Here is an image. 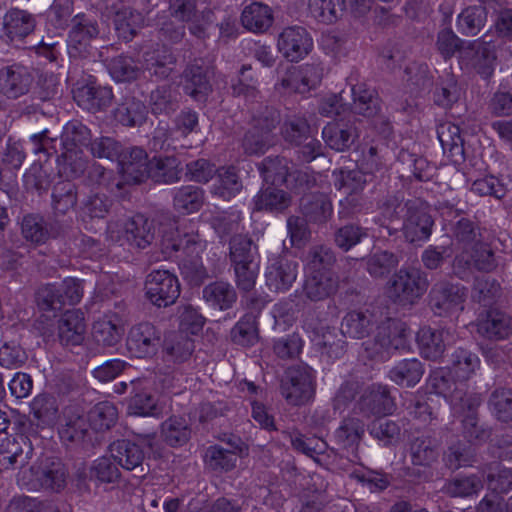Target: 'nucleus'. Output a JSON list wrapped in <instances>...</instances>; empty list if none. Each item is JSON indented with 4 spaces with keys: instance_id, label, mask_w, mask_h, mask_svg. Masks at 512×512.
<instances>
[{
    "instance_id": "50",
    "label": "nucleus",
    "mask_w": 512,
    "mask_h": 512,
    "mask_svg": "<svg viewBox=\"0 0 512 512\" xmlns=\"http://www.w3.org/2000/svg\"><path fill=\"white\" fill-rule=\"evenodd\" d=\"M173 204L174 208L183 214L198 211L203 204V191L196 186H183L176 191Z\"/></svg>"
},
{
    "instance_id": "62",
    "label": "nucleus",
    "mask_w": 512,
    "mask_h": 512,
    "mask_svg": "<svg viewBox=\"0 0 512 512\" xmlns=\"http://www.w3.org/2000/svg\"><path fill=\"white\" fill-rule=\"evenodd\" d=\"M490 410L501 421L512 419V391L510 389L495 390L489 401Z\"/></svg>"
},
{
    "instance_id": "49",
    "label": "nucleus",
    "mask_w": 512,
    "mask_h": 512,
    "mask_svg": "<svg viewBox=\"0 0 512 512\" xmlns=\"http://www.w3.org/2000/svg\"><path fill=\"white\" fill-rule=\"evenodd\" d=\"M230 338L234 344L249 347L258 340L256 318L253 314H245L231 329Z\"/></svg>"
},
{
    "instance_id": "15",
    "label": "nucleus",
    "mask_w": 512,
    "mask_h": 512,
    "mask_svg": "<svg viewBox=\"0 0 512 512\" xmlns=\"http://www.w3.org/2000/svg\"><path fill=\"white\" fill-rule=\"evenodd\" d=\"M36 27V18L26 10L11 8L3 17V31L10 42H21Z\"/></svg>"
},
{
    "instance_id": "21",
    "label": "nucleus",
    "mask_w": 512,
    "mask_h": 512,
    "mask_svg": "<svg viewBox=\"0 0 512 512\" xmlns=\"http://www.w3.org/2000/svg\"><path fill=\"white\" fill-rule=\"evenodd\" d=\"M125 238L133 248L142 250L151 245L155 238L153 221L143 214H136L125 223Z\"/></svg>"
},
{
    "instance_id": "58",
    "label": "nucleus",
    "mask_w": 512,
    "mask_h": 512,
    "mask_svg": "<svg viewBox=\"0 0 512 512\" xmlns=\"http://www.w3.org/2000/svg\"><path fill=\"white\" fill-rule=\"evenodd\" d=\"M112 204L113 201L107 195L93 193L82 202V214L90 219H103L110 212Z\"/></svg>"
},
{
    "instance_id": "46",
    "label": "nucleus",
    "mask_w": 512,
    "mask_h": 512,
    "mask_svg": "<svg viewBox=\"0 0 512 512\" xmlns=\"http://www.w3.org/2000/svg\"><path fill=\"white\" fill-rule=\"evenodd\" d=\"M108 71L111 77L117 82H132L137 80L142 69L134 58L126 55H119L112 58L108 64Z\"/></svg>"
},
{
    "instance_id": "29",
    "label": "nucleus",
    "mask_w": 512,
    "mask_h": 512,
    "mask_svg": "<svg viewBox=\"0 0 512 512\" xmlns=\"http://www.w3.org/2000/svg\"><path fill=\"white\" fill-rule=\"evenodd\" d=\"M353 110L356 114L373 119L380 114V100L375 90L360 83L352 87Z\"/></svg>"
},
{
    "instance_id": "3",
    "label": "nucleus",
    "mask_w": 512,
    "mask_h": 512,
    "mask_svg": "<svg viewBox=\"0 0 512 512\" xmlns=\"http://www.w3.org/2000/svg\"><path fill=\"white\" fill-rule=\"evenodd\" d=\"M280 393L289 405L306 404L315 394L312 375L306 366L289 367L281 378Z\"/></svg>"
},
{
    "instance_id": "8",
    "label": "nucleus",
    "mask_w": 512,
    "mask_h": 512,
    "mask_svg": "<svg viewBox=\"0 0 512 512\" xmlns=\"http://www.w3.org/2000/svg\"><path fill=\"white\" fill-rule=\"evenodd\" d=\"M286 187L303 193L300 200V208L304 216L315 219L317 212L320 210V203L317 192H312L313 188H317V180L314 174L308 171L296 170L290 175Z\"/></svg>"
},
{
    "instance_id": "57",
    "label": "nucleus",
    "mask_w": 512,
    "mask_h": 512,
    "mask_svg": "<svg viewBox=\"0 0 512 512\" xmlns=\"http://www.w3.org/2000/svg\"><path fill=\"white\" fill-rule=\"evenodd\" d=\"M113 458L100 457L90 468V477L100 483H115L120 479L121 473Z\"/></svg>"
},
{
    "instance_id": "23",
    "label": "nucleus",
    "mask_w": 512,
    "mask_h": 512,
    "mask_svg": "<svg viewBox=\"0 0 512 512\" xmlns=\"http://www.w3.org/2000/svg\"><path fill=\"white\" fill-rule=\"evenodd\" d=\"M360 408L367 414L388 415L395 410V404L386 386L374 384L362 395Z\"/></svg>"
},
{
    "instance_id": "40",
    "label": "nucleus",
    "mask_w": 512,
    "mask_h": 512,
    "mask_svg": "<svg viewBox=\"0 0 512 512\" xmlns=\"http://www.w3.org/2000/svg\"><path fill=\"white\" fill-rule=\"evenodd\" d=\"M258 252L253 240L245 235H234L229 242L231 265L254 264Z\"/></svg>"
},
{
    "instance_id": "47",
    "label": "nucleus",
    "mask_w": 512,
    "mask_h": 512,
    "mask_svg": "<svg viewBox=\"0 0 512 512\" xmlns=\"http://www.w3.org/2000/svg\"><path fill=\"white\" fill-rule=\"evenodd\" d=\"M162 247L167 254L183 251L187 256H193L202 250L203 244L197 233H185L183 235L178 233L175 237L165 236L162 240Z\"/></svg>"
},
{
    "instance_id": "41",
    "label": "nucleus",
    "mask_w": 512,
    "mask_h": 512,
    "mask_svg": "<svg viewBox=\"0 0 512 512\" xmlns=\"http://www.w3.org/2000/svg\"><path fill=\"white\" fill-rule=\"evenodd\" d=\"M241 21L246 29L263 32L272 25L273 16L268 6L256 2L245 7Z\"/></svg>"
},
{
    "instance_id": "44",
    "label": "nucleus",
    "mask_w": 512,
    "mask_h": 512,
    "mask_svg": "<svg viewBox=\"0 0 512 512\" xmlns=\"http://www.w3.org/2000/svg\"><path fill=\"white\" fill-rule=\"evenodd\" d=\"M31 411L34 417L43 425H54L59 417L57 399L50 394L42 393L31 402Z\"/></svg>"
},
{
    "instance_id": "28",
    "label": "nucleus",
    "mask_w": 512,
    "mask_h": 512,
    "mask_svg": "<svg viewBox=\"0 0 512 512\" xmlns=\"http://www.w3.org/2000/svg\"><path fill=\"white\" fill-rule=\"evenodd\" d=\"M67 472L59 460L47 459L36 472V480L46 490L59 492L66 485Z\"/></svg>"
},
{
    "instance_id": "6",
    "label": "nucleus",
    "mask_w": 512,
    "mask_h": 512,
    "mask_svg": "<svg viewBox=\"0 0 512 512\" xmlns=\"http://www.w3.org/2000/svg\"><path fill=\"white\" fill-rule=\"evenodd\" d=\"M161 331L151 322L133 325L127 335L126 345L137 358H149L157 354L161 346Z\"/></svg>"
},
{
    "instance_id": "48",
    "label": "nucleus",
    "mask_w": 512,
    "mask_h": 512,
    "mask_svg": "<svg viewBox=\"0 0 512 512\" xmlns=\"http://www.w3.org/2000/svg\"><path fill=\"white\" fill-rule=\"evenodd\" d=\"M195 345L191 337L183 332H172L164 342V350L175 362H184L188 360Z\"/></svg>"
},
{
    "instance_id": "10",
    "label": "nucleus",
    "mask_w": 512,
    "mask_h": 512,
    "mask_svg": "<svg viewBox=\"0 0 512 512\" xmlns=\"http://www.w3.org/2000/svg\"><path fill=\"white\" fill-rule=\"evenodd\" d=\"M277 45L286 59L297 62L310 53L313 42L305 28L294 26L283 30Z\"/></svg>"
},
{
    "instance_id": "64",
    "label": "nucleus",
    "mask_w": 512,
    "mask_h": 512,
    "mask_svg": "<svg viewBox=\"0 0 512 512\" xmlns=\"http://www.w3.org/2000/svg\"><path fill=\"white\" fill-rule=\"evenodd\" d=\"M90 151L94 157L108 160H119L123 150L122 145L114 138L102 136L90 143Z\"/></svg>"
},
{
    "instance_id": "55",
    "label": "nucleus",
    "mask_w": 512,
    "mask_h": 512,
    "mask_svg": "<svg viewBox=\"0 0 512 512\" xmlns=\"http://www.w3.org/2000/svg\"><path fill=\"white\" fill-rule=\"evenodd\" d=\"M310 261L307 264V278L304 284V292L312 301L320 300V252L314 248L310 252Z\"/></svg>"
},
{
    "instance_id": "39",
    "label": "nucleus",
    "mask_w": 512,
    "mask_h": 512,
    "mask_svg": "<svg viewBox=\"0 0 512 512\" xmlns=\"http://www.w3.org/2000/svg\"><path fill=\"white\" fill-rule=\"evenodd\" d=\"M203 298L213 307L227 310L236 302L237 294L229 283L216 281L204 287Z\"/></svg>"
},
{
    "instance_id": "22",
    "label": "nucleus",
    "mask_w": 512,
    "mask_h": 512,
    "mask_svg": "<svg viewBox=\"0 0 512 512\" xmlns=\"http://www.w3.org/2000/svg\"><path fill=\"white\" fill-rule=\"evenodd\" d=\"M85 331V319L80 310H68L58 321V337L63 345L81 344Z\"/></svg>"
},
{
    "instance_id": "30",
    "label": "nucleus",
    "mask_w": 512,
    "mask_h": 512,
    "mask_svg": "<svg viewBox=\"0 0 512 512\" xmlns=\"http://www.w3.org/2000/svg\"><path fill=\"white\" fill-rule=\"evenodd\" d=\"M181 172L180 161L176 157H153L148 178L156 183L171 184L180 180Z\"/></svg>"
},
{
    "instance_id": "27",
    "label": "nucleus",
    "mask_w": 512,
    "mask_h": 512,
    "mask_svg": "<svg viewBox=\"0 0 512 512\" xmlns=\"http://www.w3.org/2000/svg\"><path fill=\"white\" fill-rule=\"evenodd\" d=\"M357 137L356 129L342 121L331 122L322 131V138L330 148L336 151L349 148Z\"/></svg>"
},
{
    "instance_id": "38",
    "label": "nucleus",
    "mask_w": 512,
    "mask_h": 512,
    "mask_svg": "<svg viewBox=\"0 0 512 512\" xmlns=\"http://www.w3.org/2000/svg\"><path fill=\"white\" fill-rule=\"evenodd\" d=\"M433 221L424 209L410 210L404 223V235L410 242L425 240L431 233Z\"/></svg>"
},
{
    "instance_id": "20",
    "label": "nucleus",
    "mask_w": 512,
    "mask_h": 512,
    "mask_svg": "<svg viewBox=\"0 0 512 512\" xmlns=\"http://www.w3.org/2000/svg\"><path fill=\"white\" fill-rule=\"evenodd\" d=\"M417 341L423 357L431 360L438 359L444 352L445 346L454 341L449 330H433L423 327L417 334Z\"/></svg>"
},
{
    "instance_id": "59",
    "label": "nucleus",
    "mask_w": 512,
    "mask_h": 512,
    "mask_svg": "<svg viewBox=\"0 0 512 512\" xmlns=\"http://www.w3.org/2000/svg\"><path fill=\"white\" fill-rule=\"evenodd\" d=\"M149 102L153 114H169L177 108V101L169 85L158 86L153 90Z\"/></svg>"
},
{
    "instance_id": "13",
    "label": "nucleus",
    "mask_w": 512,
    "mask_h": 512,
    "mask_svg": "<svg viewBox=\"0 0 512 512\" xmlns=\"http://www.w3.org/2000/svg\"><path fill=\"white\" fill-rule=\"evenodd\" d=\"M296 277L297 263L288 260L284 256L272 259L265 273L266 285L271 291L277 293L287 291Z\"/></svg>"
},
{
    "instance_id": "2",
    "label": "nucleus",
    "mask_w": 512,
    "mask_h": 512,
    "mask_svg": "<svg viewBox=\"0 0 512 512\" xmlns=\"http://www.w3.org/2000/svg\"><path fill=\"white\" fill-rule=\"evenodd\" d=\"M99 33V25L95 18L83 13L74 16L67 39L70 58L87 59L93 56L96 48L93 47L92 42Z\"/></svg>"
},
{
    "instance_id": "12",
    "label": "nucleus",
    "mask_w": 512,
    "mask_h": 512,
    "mask_svg": "<svg viewBox=\"0 0 512 512\" xmlns=\"http://www.w3.org/2000/svg\"><path fill=\"white\" fill-rule=\"evenodd\" d=\"M465 290L459 285L441 283L431 291V306L438 315H448L463 309Z\"/></svg>"
},
{
    "instance_id": "51",
    "label": "nucleus",
    "mask_w": 512,
    "mask_h": 512,
    "mask_svg": "<svg viewBox=\"0 0 512 512\" xmlns=\"http://www.w3.org/2000/svg\"><path fill=\"white\" fill-rule=\"evenodd\" d=\"M77 203L76 185L69 181H59L53 187L52 205L56 212L65 214Z\"/></svg>"
},
{
    "instance_id": "31",
    "label": "nucleus",
    "mask_w": 512,
    "mask_h": 512,
    "mask_svg": "<svg viewBox=\"0 0 512 512\" xmlns=\"http://www.w3.org/2000/svg\"><path fill=\"white\" fill-rule=\"evenodd\" d=\"M290 162L285 157H266L258 165L259 172L263 180L270 185H287L291 171Z\"/></svg>"
},
{
    "instance_id": "56",
    "label": "nucleus",
    "mask_w": 512,
    "mask_h": 512,
    "mask_svg": "<svg viewBox=\"0 0 512 512\" xmlns=\"http://www.w3.org/2000/svg\"><path fill=\"white\" fill-rule=\"evenodd\" d=\"M274 143V135H268L259 129L251 126L245 133L242 147L248 155L263 154Z\"/></svg>"
},
{
    "instance_id": "43",
    "label": "nucleus",
    "mask_w": 512,
    "mask_h": 512,
    "mask_svg": "<svg viewBox=\"0 0 512 512\" xmlns=\"http://www.w3.org/2000/svg\"><path fill=\"white\" fill-rule=\"evenodd\" d=\"M487 20L486 9L481 5L465 8L457 17V29L464 35L474 36L484 27Z\"/></svg>"
},
{
    "instance_id": "9",
    "label": "nucleus",
    "mask_w": 512,
    "mask_h": 512,
    "mask_svg": "<svg viewBox=\"0 0 512 512\" xmlns=\"http://www.w3.org/2000/svg\"><path fill=\"white\" fill-rule=\"evenodd\" d=\"M133 394L128 404V412L138 416L159 417L162 407L151 391V382L146 378H138L130 381Z\"/></svg>"
},
{
    "instance_id": "54",
    "label": "nucleus",
    "mask_w": 512,
    "mask_h": 512,
    "mask_svg": "<svg viewBox=\"0 0 512 512\" xmlns=\"http://www.w3.org/2000/svg\"><path fill=\"white\" fill-rule=\"evenodd\" d=\"M21 232L27 241L35 244L45 243L50 236L47 224L39 214L25 215L21 222Z\"/></svg>"
},
{
    "instance_id": "7",
    "label": "nucleus",
    "mask_w": 512,
    "mask_h": 512,
    "mask_svg": "<svg viewBox=\"0 0 512 512\" xmlns=\"http://www.w3.org/2000/svg\"><path fill=\"white\" fill-rule=\"evenodd\" d=\"M34 78L27 67L12 64L0 69V95L16 100L29 93Z\"/></svg>"
},
{
    "instance_id": "19",
    "label": "nucleus",
    "mask_w": 512,
    "mask_h": 512,
    "mask_svg": "<svg viewBox=\"0 0 512 512\" xmlns=\"http://www.w3.org/2000/svg\"><path fill=\"white\" fill-rule=\"evenodd\" d=\"M109 451L114 461L123 469L144 471L142 464L145 454L142 448L130 440H117L110 444Z\"/></svg>"
},
{
    "instance_id": "53",
    "label": "nucleus",
    "mask_w": 512,
    "mask_h": 512,
    "mask_svg": "<svg viewBox=\"0 0 512 512\" xmlns=\"http://www.w3.org/2000/svg\"><path fill=\"white\" fill-rule=\"evenodd\" d=\"M61 142L64 149H80V146L90 145L91 132L80 121L72 120L64 126Z\"/></svg>"
},
{
    "instance_id": "36",
    "label": "nucleus",
    "mask_w": 512,
    "mask_h": 512,
    "mask_svg": "<svg viewBox=\"0 0 512 512\" xmlns=\"http://www.w3.org/2000/svg\"><path fill=\"white\" fill-rule=\"evenodd\" d=\"M291 198L285 191L270 185L261 189L254 198V209L257 211L282 212L290 206Z\"/></svg>"
},
{
    "instance_id": "18",
    "label": "nucleus",
    "mask_w": 512,
    "mask_h": 512,
    "mask_svg": "<svg viewBox=\"0 0 512 512\" xmlns=\"http://www.w3.org/2000/svg\"><path fill=\"white\" fill-rule=\"evenodd\" d=\"M208 69L202 60H195L189 64L183 73L185 80L184 91L196 101H203L211 92V84L208 78Z\"/></svg>"
},
{
    "instance_id": "45",
    "label": "nucleus",
    "mask_w": 512,
    "mask_h": 512,
    "mask_svg": "<svg viewBox=\"0 0 512 512\" xmlns=\"http://www.w3.org/2000/svg\"><path fill=\"white\" fill-rule=\"evenodd\" d=\"M92 430L103 432L111 429L117 422L118 411L116 406L108 401L96 404L88 413Z\"/></svg>"
},
{
    "instance_id": "5",
    "label": "nucleus",
    "mask_w": 512,
    "mask_h": 512,
    "mask_svg": "<svg viewBox=\"0 0 512 512\" xmlns=\"http://www.w3.org/2000/svg\"><path fill=\"white\" fill-rule=\"evenodd\" d=\"M147 298L158 307L175 303L180 295L178 278L168 270H154L145 282Z\"/></svg>"
},
{
    "instance_id": "16",
    "label": "nucleus",
    "mask_w": 512,
    "mask_h": 512,
    "mask_svg": "<svg viewBox=\"0 0 512 512\" xmlns=\"http://www.w3.org/2000/svg\"><path fill=\"white\" fill-rule=\"evenodd\" d=\"M113 99L110 87L97 85L90 82L74 90V100L83 109L90 112H98L110 106Z\"/></svg>"
},
{
    "instance_id": "32",
    "label": "nucleus",
    "mask_w": 512,
    "mask_h": 512,
    "mask_svg": "<svg viewBox=\"0 0 512 512\" xmlns=\"http://www.w3.org/2000/svg\"><path fill=\"white\" fill-rule=\"evenodd\" d=\"M113 22L118 37L124 41H131L142 27L144 18L133 8L122 7L115 12Z\"/></svg>"
},
{
    "instance_id": "63",
    "label": "nucleus",
    "mask_w": 512,
    "mask_h": 512,
    "mask_svg": "<svg viewBox=\"0 0 512 512\" xmlns=\"http://www.w3.org/2000/svg\"><path fill=\"white\" fill-rule=\"evenodd\" d=\"M1 447L6 449V454H10L14 456V458H18V463L21 466L28 464L34 451L32 442L25 436H15L12 439H6V441L2 443Z\"/></svg>"
},
{
    "instance_id": "42",
    "label": "nucleus",
    "mask_w": 512,
    "mask_h": 512,
    "mask_svg": "<svg viewBox=\"0 0 512 512\" xmlns=\"http://www.w3.org/2000/svg\"><path fill=\"white\" fill-rule=\"evenodd\" d=\"M475 52V57L472 59L471 65L477 69L478 73L484 78L491 76L494 68L495 53L491 50L487 43L479 40L472 43V47L462 50L461 57L465 58L470 53Z\"/></svg>"
},
{
    "instance_id": "52",
    "label": "nucleus",
    "mask_w": 512,
    "mask_h": 512,
    "mask_svg": "<svg viewBox=\"0 0 512 512\" xmlns=\"http://www.w3.org/2000/svg\"><path fill=\"white\" fill-rule=\"evenodd\" d=\"M58 164L60 174L67 178H78L85 172L88 161L81 149H65Z\"/></svg>"
},
{
    "instance_id": "24",
    "label": "nucleus",
    "mask_w": 512,
    "mask_h": 512,
    "mask_svg": "<svg viewBox=\"0 0 512 512\" xmlns=\"http://www.w3.org/2000/svg\"><path fill=\"white\" fill-rule=\"evenodd\" d=\"M124 334L122 321L117 314L105 315L94 322L92 336L103 346L112 347L119 343Z\"/></svg>"
},
{
    "instance_id": "1",
    "label": "nucleus",
    "mask_w": 512,
    "mask_h": 512,
    "mask_svg": "<svg viewBox=\"0 0 512 512\" xmlns=\"http://www.w3.org/2000/svg\"><path fill=\"white\" fill-rule=\"evenodd\" d=\"M453 373L458 381H450L448 372L444 369L436 370L430 375L435 393L442 395L450 404L453 413L461 419L469 437L474 436L471 428L476 426V408L480 404V397L475 393L467 394L464 380L470 378L480 366V359L476 354L459 349L453 354Z\"/></svg>"
},
{
    "instance_id": "37",
    "label": "nucleus",
    "mask_w": 512,
    "mask_h": 512,
    "mask_svg": "<svg viewBox=\"0 0 512 512\" xmlns=\"http://www.w3.org/2000/svg\"><path fill=\"white\" fill-rule=\"evenodd\" d=\"M161 435L171 447L185 445L191 437V428L187 420L180 416H171L161 425Z\"/></svg>"
},
{
    "instance_id": "11",
    "label": "nucleus",
    "mask_w": 512,
    "mask_h": 512,
    "mask_svg": "<svg viewBox=\"0 0 512 512\" xmlns=\"http://www.w3.org/2000/svg\"><path fill=\"white\" fill-rule=\"evenodd\" d=\"M319 80L318 66L311 64L290 65L280 78V86L291 92L306 94L312 89H316Z\"/></svg>"
},
{
    "instance_id": "14",
    "label": "nucleus",
    "mask_w": 512,
    "mask_h": 512,
    "mask_svg": "<svg viewBox=\"0 0 512 512\" xmlns=\"http://www.w3.org/2000/svg\"><path fill=\"white\" fill-rule=\"evenodd\" d=\"M118 164L127 182L138 184L149 176L150 160L146 151L140 147L122 152Z\"/></svg>"
},
{
    "instance_id": "26",
    "label": "nucleus",
    "mask_w": 512,
    "mask_h": 512,
    "mask_svg": "<svg viewBox=\"0 0 512 512\" xmlns=\"http://www.w3.org/2000/svg\"><path fill=\"white\" fill-rule=\"evenodd\" d=\"M148 109L143 101L126 97L114 110L115 120L126 127H140L146 120Z\"/></svg>"
},
{
    "instance_id": "35",
    "label": "nucleus",
    "mask_w": 512,
    "mask_h": 512,
    "mask_svg": "<svg viewBox=\"0 0 512 512\" xmlns=\"http://www.w3.org/2000/svg\"><path fill=\"white\" fill-rule=\"evenodd\" d=\"M90 429L88 416L71 413L69 409L65 410V423L59 431L62 440L83 442L86 438L90 439Z\"/></svg>"
},
{
    "instance_id": "4",
    "label": "nucleus",
    "mask_w": 512,
    "mask_h": 512,
    "mask_svg": "<svg viewBox=\"0 0 512 512\" xmlns=\"http://www.w3.org/2000/svg\"><path fill=\"white\" fill-rule=\"evenodd\" d=\"M427 289V282L418 269H401L396 273L388 288L390 298L402 304L413 303Z\"/></svg>"
},
{
    "instance_id": "61",
    "label": "nucleus",
    "mask_w": 512,
    "mask_h": 512,
    "mask_svg": "<svg viewBox=\"0 0 512 512\" xmlns=\"http://www.w3.org/2000/svg\"><path fill=\"white\" fill-rule=\"evenodd\" d=\"M6 512H60V507L53 501H39L30 497L14 498Z\"/></svg>"
},
{
    "instance_id": "60",
    "label": "nucleus",
    "mask_w": 512,
    "mask_h": 512,
    "mask_svg": "<svg viewBox=\"0 0 512 512\" xmlns=\"http://www.w3.org/2000/svg\"><path fill=\"white\" fill-rule=\"evenodd\" d=\"M280 123L279 112L269 106L258 104L257 108H253L251 126L268 135H273L272 131Z\"/></svg>"
},
{
    "instance_id": "25",
    "label": "nucleus",
    "mask_w": 512,
    "mask_h": 512,
    "mask_svg": "<svg viewBox=\"0 0 512 512\" xmlns=\"http://www.w3.org/2000/svg\"><path fill=\"white\" fill-rule=\"evenodd\" d=\"M477 329L488 339H505L512 335V318L500 311H489L479 319Z\"/></svg>"
},
{
    "instance_id": "33",
    "label": "nucleus",
    "mask_w": 512,
    "mask_h": 512,
    "mask_svg": "<svg viewBox=\"0 0 512 512\" xmlns=\"http://www.w3.org/2000/svg\"><path fill=\"white\" fill-rule=\"evenodd\" d=\"M423 373V366L418 359H404L389 371L388 377L399 386L412 387L420 381Z\"/></svg>"
},
{
    "instance_id": "17",
    "label": "nucleus",
    "mask_w": 512,
    "mask_h": 512,
    "mask_svg": "<svg viewBox=\"0 0 512 512\" xmlns=\"http://www.w3.org/2000/svg\"><path fill=\"white\" fill-rule=\"evenodd\" d=\"M230 449L223 448L220 445H213L206 449L204 461L207 467L215 472H229L233 470L238 458L243 454L244 450L242 443L236 444L229 442Z\"/></svg>"
},
{
    "instance_id": "34",
    "label": "nucleus",
    "mask_w": 512,
    "mask_h": 512,
    "mask_svg": "<svg viewBox=\"0 0 512 512\" xmlns=\"http://www.w3.org/2000/svg\"><path fill=\"white\" fill-rule=\"evenodd\" d=\"M217 178L213 185V193L229 201L234 198L243 188L242 181L233 166L217 169Z\"/></svg>"
}]
</instances>
